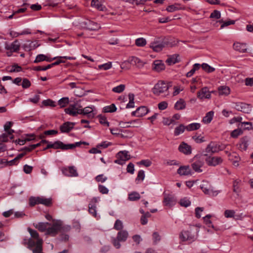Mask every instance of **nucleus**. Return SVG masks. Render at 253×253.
I'll return each mask as SVG.
<instances>
[{"mask_svg":"<svg viewBox=\"0 0 253 253\" xmlns=\"http://www.w3.org/2000/svg\"><path fill=\"white\" fill-rule=\"evenodd\" d=\"M169 86L164 81H159L156 84L152 89L153 93L156 95H160L163 93L167 92Z\"/></svg>","mask_w":253,"mask_h":253,"instance_id":"1a4fd4ad","label":"nucleus"},{"mask_svg":"<svg viewBox=\"0 0 253 253\" xmlns=\"http://www.w3.org/2000/svg\"><path fill=\"white\" fill-rule=\"evenodd\" d=\"M71 228L70 226L64 225L61 221L57 220L52 224L51 228L47 231V234H49L50 236L55 237L59 232H69Z\"/></svg>","mask_w":253,"mask_h":253,"instance_id":"f03ea898","label":"nucleus"},{"mask_svg":"<svg viewBox=\"0 0 253 253\" xmlns=\"http://www.w3.org/2000/svg\"><path fill=\"white\" fill-rule=\"evenodd\" d=\"M164 204L167 206H171L175 203V200L171 195L164 194Z\"/></svg>","mask_w":253,"mask_h":253,"instance_id":"393cba45","label":"nucleus"},{"mask_svg":"<svg viewBox=\"0 0 253 253\" xmlns=\"http://www.w3.org/2000/svg\"><path fill=\"white\" fill-rule=\"evenodd\" d=\"M152 66L153 69L158 72H161L165 69V65L161 60H155Z\"/></svg>","mask_w":253,"mask_h":253,"instance_id":"b1692460","label":"nucleus"},{"mask_svg":"<svg viewBox=\"0 0 253 253\" xmlns=\"http://www.w3.org/2000/svg\"><path fill=\"white\" fill-rule=\"evenodd\" d=\"M202 69L207 73H212L215 71V68L209 65L207 63H203L201 65Z\"/></svg>","mask_w":253,"mask_h":253,"instance_id":"37998d69","label":"nucleus"},{"mask_svg":"<svg viewBox=\"0 0 253 253\" xmlns=\"http://www.w3.org/2000/svg\"><path fill=\"white\" fill-rule=\"evenodd\" d=\"M126 85L121 84L117 86L114 87L112 88V91L115 93H120L122 92L125 89Z\"/></svg>","mask_w":253,"mask_h":253,"instance_id":"a18cd8bd","label":"nucleus"},{"mask_svg":"<svg viewBox=\"0 0 253 253\" xmlns=\"http://www.w3.org/2000/svg\"><path fill=\"white\" fill-rule=\"evenodd\" d=\"M40 204L46 207H51L52 205V199L51 198H46L43 196H41Z\"/></svg>","mask_w":253,"mask_h":253,"instance_id":"2f4dec72","label":"nucleus"},{"mask_svg":"<svg viewBox=\"0 0 253 253\" xmlns=\"http://www.w3.org/2000/svg\"><path fill=\"white\" fill-rule=\"evenodd\" d=\"M93 109L91 107H86L84 109L82 108L81 114L88 115V117H93L94 114L93 113Z\"/></svg>","mask_w":253,"mask_h":253,"instance_id":"473e14b6","label":"nucleus"},{"mask_svg":"<svg viewBox=\"0 0 253 253\" xmlns=\"http://www.w3.org/2000/svg\"><path fill=\"white\" fill-rule=\"evenodd\" d=\"M64 174L69 176H77L78 175L77 169L74 166L65 168L62 170Z\"/></svg>","mask_w":253,"mask_h":253,"instance_id":"412c9836","label":"nucleus"},{"mask_svg":"<svg viewBox=\"0 0 253 253\" xmlns=\"http://www.w3.org/2000/svg\"><path fill=\"white\" fill-rule=\"evenodd\" d=\"M235 212L233 210H226L224 211V216L227 218L233 217L235 215Z\"/></svg>","mask_w":253,"mask_h":253,"instance_id":"052dcab7","label":"nucleus"},{"mask_svg":"<svg viewBox=\"0 0 253 253\" xmlns=\"http://www.w3.org/2000/svg\"><path fill=\"white\" fill-rule=\"evenodd\" d=\"M75 124L70 122L64 123L60 126V130L62 133H68L70 132L74 127Z\"/></svg>","mask_w":253,"mask_h":253,"instance_id":"a211bd4d","label":"nucleus"},{"mask_svg":"<svg viewBox=\"0 0 253 253\" xmlns=\"http://www.w3.org/2000/svg\"><path fill=\"white\" fill-rule=\"evenodd\" d=\"M192 139L197 143H201L205 141L204 137H201L200 135H199L197 133L192 136Z\"/></svg>","mask_w":253,"mask_h":253,"instance_id":"8fccbe9b","label":"nucleus"},{"mask_svg":"<svg viewBox=\"0 0 253 253\" xmlns=\"http://www.w3.org/2000/svg\"><path fill=\"white\" fill-rule=\"evenodd\" d=\"M185 107L186 103L182 99H180L174 105V108L176 110H183L185 109Z\"/></svg>","mask_w":253,"mask_h":253,"instance_id":"f704fd0d","label":"nucleus"},{"mask_svg":"<svg viewBox=\"0 0 253 253\" xmlns=\"http://www.w3.org/2000/svg\"><path fill=\"white\" fill-rule=\"evenodd\" d=\"M41 197H31L29 198V205L33 207L36 205L40 204Z\"/></svg>","mask_w":253,"mask_h":253,"instance_id":"4c0bfd02","label":"nucleus"},{"mask_svg":"<svg viewBox=\"0 0 253 253\" xmlns=\"http://www.w3.org/2000/svg\"><path fill=\"white\" fill-rule=\"evenodd\" d=\"M99 123L103 125L104 126H109V123L107 121L106 117L102 116H99Z\"/></svg>","mask_w":253,"mask_h":253,"instance_id":"0e129e2a","label":"nucleus"},{"mask_svg":"<svg viewBox=\"0 0 253 253\" xmlns=\"http://www.w3.org/2000/svg\"><path fill=\"white\" fill-rule=\"evenodd\" d=\"M249 145V139L247 137H244L241 139L239 144V148L241 150H247Z\"/></svg>","mask_w":253,"mask_h":253,"instance_id":"cd10ccee","label":"nucleus"},{"mask_svg":"<svg viewBox=\"0 0 253 253\" xmlns=\"http://www.w3.org/2000/svg\"><path fill=\"white\" fill-rule=\"evenodd\" d=\"M117 159L115 161V163L119 165H123L126 161L130 159V156L128 154V151H120L117 154Z\"/></svg>","mask_w":253,"mask_h":253,"instance_id":"9b49d317","label":"nucleus"},{"mask_svg":"<svg viewBox=\"0 0 253 253\" xmlns=\"http://www.w3.org/2000/svg\"><path fill=\"white\" fill-rule=\"evenodd\" d=\"M213 112L212 111L209 112L206 114V115L203 119V122L205 124L210 123L213 118Z\"/></svg>","mask_w":253,"mask_h":253,"instance_id":"58836bf2","label":"nucleus"},{"mask_svg":"<svg viewBox=\"0 0 253 253\" xmlns=\"http://www.w3.org/2000/svg\"><path fill=\"white\" fill-rule=\"evenodd\" d=\"M112 67V63L110 62L106 63L100 65L98 66V68L100 70H107Z\"/></svg>","mask_w":253,"mask_h":253,"instance_id":"603ef678","label":"nucleus"},{"mask_svg":"<svg viewBox=\"0 0 253 253\" xmlns=\"http://www.w3.org/2000/svg\"><path fill=\"white\" fill-rule=\"evenodd\" d=\"M145 177V173L143 170H140L137 174L136 181L141 180L143 181Z\"/></svg>","mask_w":253,"mask_h":253,"instance_id":"bf43d9fd","label":"nucleus"},{"mask_svg":"<svg viewBox=\"0 0 253 253\" xmlns=\"http://www.w3.org/2000/svg\"><path fill=\"white\" fill-rule=\"evenodd\" d=\"M12 124L13 123L11 122H7L4 126V130L9 135V137L11 139L13 138L12 133L14 132V130L10 129Z\"/></svg>","mask_w":253,"mask_h":253,"instance_id":"7c9ffc66","label":"nucleus"},{"mask_svg":"<svg viewBox=\"0 0 253 253\" xmlns=\"http://www.w3.org/2000/svg\"><path fill=\"white\" fill-rule=\"evenodd\" d=\"M205 161L209 166L213 167L220 165L223 162V160L220 157L209 156L206 158Z\"/></svg>","mask_w":253,"mask_h":253,"instance_id":"ddd939ff","label":"nucleus"},{"mask_svg":"<svg viewBox=\"0 0 253 253\" xmlns=\"http://www.w3.org/2000/svg\"><path fill=\"white\" fill-rule=\"evenodd\" d=\"M116 110L117 108L114 104H112L109 106H107L103 108V111L105 113L114 112Z\"/></svg>","mask_w":253,"mask_h":253,"instance_id":"79ce46f5","label":"nucleus"},{"mask_svg":"<svg viewBox=\"0 0 253 253\" xmlns=\"http://www.w3.org/2000/svg\"><path fill=\"white\" fill-rule=\"evenodd\" d=\"M225 148L224 146L221 145L216 142L211 141L207 146L205 149V156H208L209 154H212L217 153L219 151L223 150Z\"/></svg>","mask_w":253,"mask_h":253,"instance_id":"0eeeda50","label":"nucleus"},{"mask_svg":"<svg viewBox=\"0 0 253 253\" xmlns=\"http://www.w3.org/2000/svg\"><path fill=\"white\" fill-rule=\"evenodd\" d=\"M128 237V233L126 230H121L118 232L117 237L116 238L113 237L111 239V242L113 246L116 249H120L121 245L120 242H124L126 241Z\"/></svg>","mask_w":253,"mask_h":253,"instance_id":"39448f33","label":"nucleus"},{"mask_svg":"<svg viewBox=\"0 0 253 253\" xmlns=\"http://www.w3.org/2000/svg\"><path fill=\"white\" fill-rule=\"evenodd\" d=\"M168 44V42L165 38L158 37L154 39L150 43V47L154 51L160 52L163 50L166 45Z\"/></svg>","mask_w":253,"mask_h":253,"instance_id":"20e7f679","label":"nucleus"},{"mask_svg":"<svg viewBox=\"0 0 253 253\" xmlns=\"http://www.w3.org/2000/svg\"><path fill=\"white\" fill-rule=\"evenodd\" d=\"M134 166L132 163L128 164L126 168L127 172L131 174H133L134 172Z\"/></svg>","mask_w":253,"mask_h":253,"instance_id":"69168bd1","label":"nucleus"},{"mask_svg":"<svg viewBox=\"0 0 253 253\" xmlns=\"http://www.w3.org/2000/svg\"><path fill=\"white\" fill-rule=\"evenodd\" d=\"M233 48L235 50L240 52L245 53L247 51V45L245 43L239 42L235 43L233 44Z\"/></svg>","mask_w":253,"mask_h":253,"instance_id":"bb28decb","label":"nucleus"},{"mask_svg":"<svg viewBox=\"0 0 253 253\" xmlns=\"http://www.w3.org/2000/svg\"><path fill=\"white\" fill-rule=\"evenodd\" d=\"M190 201L187 198H185L181 199L180 201V204L181 206L187 207L190 205Z\"/></svg>","mask_w":253,"mask_h":253,"instance_id":"6e6d98bb","label":"nucleus"},{"mask_svg":"<svg viewBox=\"0 0 253 253\" xmlns=\"http://www.w3.org/2000/svg\"><path fill=\"white\" fill-rule=\"evenodd\" d=\"M31 235L30 238H25L22 244L27 246V248L31 250L33 253H43L42 244L43 240L40 238L38 232L35 230L28 227L27 229Z\"/></svg>","mask_w":253,"mask_h":253,"instance_id":"f257e3e1","label":"nucleus"},{"mask_svg":"<svg viewBox=\"0 0 253 253\" xmlns=\"http://www.w3.org/2000/svg\"><path fill=\"white\" fill-rule=\"evenodd\" d=\"M197 97L201 100L210 99L211 97V92L207 87H203L197 92Z\"/></svg>","mask_w":253,"mask_h":253,"instance_id":"4468645a","label":"nucleus"},{"mask_svg":"<svg viewBox=\"0 0 253 253\" xmlns=\"http://www.w3.org/2000/svg\"><path fill=\"white\" fill-rule=\"evenodd\" d=\"M211 217V215L210 214H208L206 216L204 217V220L205 223L209 226L211 227L212 228H214L213 225L211 224V222L210 220V218Z\"/></svg>","mask_w":253,"mask_h":253,"instance_id":"5fc2aeb1","label":"nucleus"},{"mask_svg":"<svg viewBox=\"0 0 253 253\" xmlns=\"http://www.w3.org/2000/svg\"><path fill=\"white\" fill-rule=\"evenodd\" d=\"M71 101L69 100V99L67 97H63L59 100L58 102V105L61 108H64L66 107L68 104L69 105Z\"/></svg>","mask_w":253,"mask_h":253,"instance_id":"e433bc0d","label":"nucleus"},{"mask_svg":"<svg viewBox=\"0 0 253 253\" xmlns=\"http://www.w3.org/2000/svg\"><path fill=\"white\" fill-rule=\"evenodd\" d=\"M82 106L80 101L72 102L69 104V107L65 109V112L72 116H76L78 114H81Z\"/></svg>","mask_w":253,"mask_h":253,"instance_id":"7ed1b4c3","label":"nucleus"},{"mask_svg":"<svg viewBox=\"0 0 253 253\" xmlns=\"http://www.w3.org/2000/svg\"><path fill=\"white\" fill-rule=\"evenodd\" d=\"M148 108L145 106H141L138 107L135 111L131 113L132 116L137 117H141L146 115L148 112Z\"/></svg>","mask_w":253,"mask_h":253,"instance_id":"dca6fc26","label":"nucleus"},{"mask_svg":"<svg viewBox=\"0 0 253 253\" xmlns=\"http://www.w3.org/2000/svg\"><path fill=\"white\" fill-rule=\"evenodd\" d=\"M124 227L123 223L120 219H117L114 225V228L117 230H123Z\"/></svg>","mask_w":253,"mask_h":253,"instance_id":"49530a36","label":"nucleus"},{"mask_svg":"<svg viewBox=\"0 0 253 253\" xmlns=\"http://www.w3.org/2000/svg\"><path fill=\"white\" fill-rule=\"evenodd\" d=\"M208 186V183L205 182L200 185L201 189L205 194L213 196L218 194V192L217 191H213L212 190L210 189V187Z\"/></svg>","mask_w":253,"mask_h":253,"instance_id":"f3484780","label":"nucleus"},{"mask_svg":"<svg viewBox=\"0 0 253 253\" xmlns=\"http://www.w3.org/2000/svg\"><path fill=\"white\" fill-rule=\"evenodd\" d=\"M39 44H38L37 42L36 43H34L33 42H31L30 43V45H29V46L28 47L27 46V45L26 44H24L23 45V47L25 49V50H32V49H35L36 48H37V47L39 46Z\"/></svg>","mask_w":253,"mask_h":253,"instance_id":"3c124183","label":"nucleus"},{"mask_svg":"<svg viewBox=\"0 0 253 253\" xmlns=\"http://www.w3.org/2000/svg\"><path fill=\"white\" fill-rule=\"evenodd\" d=\"M233 107L238 111L249 113L252 110L251 105L243 102L233 103Z\"/></svg>","mask_w":253,"mask_h":253,"instance_id":"9d476101","label":"nucleus"},{"mask_svg":"<svg viewBox=\"0 0 253 253\" xmlns=\"http://www.w3.org/2000/svg\"><path fill=\"white\" fill-rule=\"evenodd\" d=\"M200 127V124L197 123H193L186 126V129L189 131H193L199 129Z\"/></svg>","mask_w":253,"mask_h":253,"instance_id":"72a5a7b5","label":"nucleus"},{"mask_svg":"<svg viewBox=\"0 0 253 253\" xmlns=\"http://www.w3.org/2000/svg\"><path fill=\"white\" fill-rule=\"evenodd\" d=\"M46 56L44 54H39L38 55L35 60H34V63H39L42 61H45Z\"/></svg>","mask_w":253,"mask_h":253,"instance_id":"864d4df0","label":"nucleus"},{"mask_svg":"<svg viewBox=\"0 0 253 253\" xmlns=\"http://www.w3.org/2000/svg\"><path fill=\"white\" fill-rule=\"evenodd\" d=\"M31 84L30 81L26 78H24L23 80L22 83L21 84L22 87L24 88H29L31 86Z\"/></svg>","mask_w":253,"mask_h":253,"instance_id":"4d7b16f0","label":"nucleus"},{"mask_svg":"<svg viewBox=\"0 0 253 253\" xmlns=\"http://www.w3.org/2000/svg\"><path fill=\"white\" fill-rule=\"evenodd\" d=\"M212 18L219 19L220 17V13L219 11L214 10L210 15Z\"/></svg>","mask_w":253,"mask_h":253,"instance_id":"774afa93","label":"nucleus"},{"mask_svg":"<svg viewBox=\"0 0 253 253\" xmlns=\"http://www.w3.org/2000/svg\"><path fill=\"white\" fill-rule=\"evenodd\" d=\"M179 151L185 154V155H189L191 154L192 149L191 146L187 144L184 142H182L178 147Z\"/></svg>","mask_w":253,"mask_h":253,"instance_id":"6ab92c4d","label":"nucleus"},{"mask_svg":"<svg viewBox=\"0 0 253 253\" xmlns=\"http://www.w3.org/2000/svg\"><path fill=\"white\" fill-rule=\"evenodd\" d=\"M96 209V205H91V204H88V211L90 214H92V216L95 217L97 216Z\"/></svg>","mask_w":253,"mask_h":253,"instance_id":"09e8293b","label":"nucleus"},{"mask_svg":"<svg viewBox=\"0 0 253 253\" xmlns=\"http://www.w3.org/2000/svg\"><path fill=\"white\" fill-rule=\"evenodd\" d=\"M24 156V154L21 153L18 155V156L16 157L14 159L10 161H5V166L17 165L19 162V160L20 159H21Z\"/></svg>","mask_w":253,"mask_h":253,"instance_id":"c85d7f7f","label":"nucleus"},{"mask_svg":"<svg viewBox=\"0 0 253 253\" xmlns=\"http://www.w3.org/2000/svg\"><path fill=\"white\" fill-rule=\"evenodd\" d=\"M84 24L85 27L89 30H97L100 28L99 25L97 23L89 20L84 21Z\"/></svg>","mask_w":253,"mask_h":253,"instance_id":"4be33fe9","label":"nucleus"},{"mask_svg":"<svg viewBox=\"0 0 253 253\" xmlns=\"http://www.w3.org/2000/svg\"><path fill=\"white\" fill-rule=\"evenodd\" d=\"M98 190L102 194H107L109 192L108 188L103 185H98Z\"/></svg>","mask_w":253,"mask_h":253,"instance_id":"13d9d810","label":"nucleus"},{"mask_svg":"<svg viewBox=\"0 0 253 253\" xmlns=\"http://www.w3.org/2000/svg\"><path fill=\"white\" fill-rule=\"evenodd\" d=\"M20 43L18 40H15L11 44H8L6 42L5 43V48L10 52H17L20 49Z\"/></svg>","mask_w":253,"mask_h":253,"instance_id":"2eb2a0df","label":"nucleus"},{"mask_svg":"<svg viewBox=\"0 0 253 253\" xmlns=\"http://www.w3.org/2000/svg\"><path fill=\"white\" fill-rule=\"evenodd\" d=\"M177 172L180 175H188L191 174V169L189 166H180Z\"/></svg>","mask_w":253,"mask_h":253,"instance_id":"5701e85b","label":"nucleus"},{"mask_svg":"<svg viewBox=\"0 0 253 253\" xmlns=\"http://www.w3.org/2000/svg\"><path fill=\"white\" fill-rule=\"evenodd\" d=\"M104 0H92L91 5L100 11H103L105 7L103 5Z\"/></svg>","mask_w":253,"mask_h":253,"instance_id":"a878e982","label":"nucleus"},{"mask_svg":"<svg viewBox=\"0 0 253 253\" xmlns=\"http://www.w3.org/2000/svg\"><path fill=\"white\" fill-rule=\"evenodd\" d=\"M204 161L203 159H199L197 160H195L194 162L192 164L191 166L193 169L197 172H201L202 170L201 169V168L204 165Z\"/></svg>","mask_w":253,"mask_h":253,"instance_id":"aec40b11","label":"nucleus"},{"mask_svg":"<svg viewBox=\"0 0 253 253\" xmlns=\"http://www.w3.org/2000/svg\"><path fill=\"white\" fill-rule=\"evenodd\" d=\"M140 198V194L136 192H133L128 194V199L130 201H135Z\"/></svg>","mask_w":253,"mask_h":253,"instance_id":"a19ab883","label":"nucleus"},{"mask_svg":"<svg viewBox=\"0 0 253 253\" xmlns=\"http://www.w3.org/2000/svg\"><path fill=\"white\" fill-rule=\"evenodd\" d=\"M218 89L219 95H227L230 92L229 87L226 86H220Z\"/></svg>","mask_w":253,"mask_h":253,"instance_id":"c9c22d12","label":"nucleus"},{"mask_svg":"<svg viewBox=\"0 0 253 253\" xmlns=\"http://www.w3.org/2000/svg\"><path fill=\"white\" fill-rule=\"evenodd\" d=\"M72 147V145L64 144L62 141L57 140L53 143L51 142L49 143L45 148L43 149V150H46L49 148H53L54 149H61L63 151L69 150L70 148Z\"/></svg>","mask_w":253,"mask_h":253,"instance_id":"6e6552de","label":"nucleus"},{"mask_svg":"<svg viewBox=\"0 0 253 253\" xmlns=\"http://www.w3.org/2000/svg\"><path fill=\"white\" fill-rule=\"evenodd\" d=\"M42 104L45 106H50L54 107L55 106V102L51 100L48 99L42 101Z\"/></svg>","mask_w":253,"mask_h":253,"instance_id":"338daca9","label":"nucleus"},{"mask_svg":"<svg viewBox=\"0 0 253 253\" xmlns=\"http://www.w3.org/2000/svg\"><path fill=\"white\" fill-rule=\"evenodd\" d=\"M177 4L170 5L168 6L166 10L169 12H172L178 10V8L176 6Z\"/></svg>","mask_w":253,"mask_h":253,"instance_id":"e2e57ef3","label":"nucleus"},{"mask_svg":"<svg viewBox=\"0 0 253 253\" xmlns=\"http://www.w3.org/2000/svg\"><path fill=\"white\" fill-rule=\"evenodd\" d=\"M179 237L181 241H189L191 243L197 239V233L192 229L182 230L180 233Z\"/></svg>","mask_w":253,"mask_h":253,"instance_id":"423d86ee","label":"nucleus"},{"mask_svg":"<svg viewBox=\"0 0 253 253\" xmlns=\"http://www.w3.org/2000/svg\"><path fill=\"white\" fill-rule=\"evenodd\" d=\"M135 44L137 46H144L146 44V41L143 38H139L135 40Z\"/></svg>","mask_w":253,"mask_h":253,"instance_id":"de8ad7c7","label":"nucleus"},{"mask_svg":"<svg viewBox=\"0 0 253 253\" xmlns=\"http://www.w3.org/2000/svg\"><path fill=\"white\" fill-rule=\"evenodd\" d=\"M178 57L179 55L176 54L169 55L168 58L167 59L166 62L169 65L174 64L179 61Z\"/></svg>","mask_w":253,"mask_h":253,"instance_id":"c756f323","label":"nucleus"},{"mask_svg":"<svg viewBox=\"0 0 253 253\" xmlns=\"http://www.w3.org/2000/svg\"><path fill=\"white\" fill-rule=\"evenodd\" d=\"M185 129H186V126H185L182 124L180 125L179 126L175 127L174 131V135H179V134L182 133L184 131Z\"/></svg>","mask_w":253,"mask_h":253,"instance_id":"ea45409f","label":"nucleus"},{"mask_svg":"<svg viewBox=\"0 0 253 253\" xmlns=\"http://www.w3.org/2000/svg\"><path fill=\"white\" fill-rule=\"evenodd\" d=\"M107 179V177L103 174H99L95 177V180L97 182H104Z\"/></svg>","mask_w":253,"mask_h":253,"instance_id":"680f3d73","label":"nucleus"},{"mask_svg":"<svg viewBox=\"0 0 253 253\" xmlns=\"http://www.w3.org/2000/svg\"><path fill=\"white\" fill-rule=\"evenodd\" d=\"M52 224L48 222H39L36 224H34V227L38 229L42 232H45L46 235L50 236L49 234H47V231L49 229L51 228Z\"/></svg>","mask_w":253,"mask_h":253,"instance_id":"f8f14e48","label":"nucleus"},{"mask_svg":"<svg viewBox=\"0 0 253 253\" xmlns=\"http://www.w3.org/2000/svg\"><path fill=\"white\" fill-rule=\"evenodd\" d=\"M141 123L142 122L140 119H136L130 122H128L127 123H123L124 124H130L132 125L131 126L134 127H138L141 124Z\"/></svg>","mask_w":253,"mask_h":253,"instance_id":"c03bdc74","label":"nucleus"}]
</instances>
